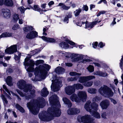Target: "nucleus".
<instances>
[{"label": "nucleus", "instance_id": "nucleus-27", "mask_svg": "<svg viewBox=\"0 0 123 123\" xmlns=\"http://www.w3.org/2000/svg\"><path fill=\"white\" fill-rule=\"evenodd\" d=\"M4 4L9 6H12L13 5V2L12 0H5Z\"/></svg>", "mask_w": 123, "mask_h": 123}, {"label": "nucleus", "instance_id": "nucleus-49", "mask_svg": "<svg viewBox=\"0 0 123 123\" xmlns=\"http://www.w3.org/2000/svg\"><path fill=\"white\" fill-rule=\"evenodd\" d=\"M98 44L97 42H95L92 43V45L93 48H96Z\"/></svg>", "mask_w": 123, "mask_h": 123}, {"label": "nucleus", "instance_id": "nucleus-29", "mask_svg": "<svg viewBox=\"0 0 123 123\" xmlns=\"http://www.w3.org/2000/svg\"><path fill=\"white\" fill-rule=\"evenodd\" d=\"M60 46L62 48L66 49L68 47V45L64 42H62L59 44Z\"/></svg>", "mask_w": 123, "mask_h": 123}, {"label": "nucleus", "instance_id": "nucleus-35", "mask_svg": "<svg viewBox=\"0 0 123 123\" xmlns=\"http://www.w3.org/2000/svg\"><path fill=\"white\" fill-rule=\"evenodd\" d=\"M69 74L70 75L72 76H76V77H78V78L79 76L81 75V73H77L73 72H70Z\"/></svg>", "mask_w": 123, "mask_h": 123}, {"label": "nucleus", "instance_id": "nucleus-43", "mask_svg": "<svg viewBox=\"0 0 123 123\" xmlns=\"http://www.w3.org/2000/svg\"><path fill=\"white\" fill-rule=\"evenodd\" d=\"M18 9L20 11L21 13H24L25 11V8L23 6L19 7L18 8Z\"/></svg>", "mask_w": 123, "mask_h": 123}, {"label": "nucleus", "instance_id": "nucleus-44", "mask_svg": "<svg viewBox=\"0 0 123 123\" xmlns=\"http://www.w3.org/2000/svg\"><path fill=\"white\" fill-rule=\"evenodd\" d=\"M3 89H4L6 91V92L8 93V94L9 95H11V94L10 93V91H9V90L7 89L6 86L5 85H3Z\"/></svg>", "mask_w": 123, "mask_h": 123}, {"label": "nucleus", "instance_id": "nucleus-13", "mask_svg": "<svg viewBox=\"0 0 123 123\" xmlns=\"http://www.w3.org/2000/svg\"><path fill=\"white\" fill-rule=\"evenodd\" d=\"M110 105V102L107 100H105L102 101L100 104V105L103 109H106Z\"/></svg>", "mask_w": 123, "mask_h": 123}, {"label": "nucleus", "instance_id": "nucleus-42", "mask_svg": "<svg viewBox=\"0 0 123 123\" xmlns=\"http://www.w3.org/2000/svg\"><path fill=\"white\" fill-rule=\"evenodd\" d=\"M19 28V25L18 24H17L15 25L12 27V29L14 30H16Z\"/></svg>", "mask_w": 123, "mask_h": 123}, {"label": "nucleus", "instance_id": "nucleus-57", "mask_svg": "<svg viewBox=\"0 0 123 123\" xmlns=\"http://www.w3.org/2000/svg\"><path fill=\"white\" fill-rule=\"evenodd\" d=\"M54 2L53 1H50L48 4V5L50 7V6L54 4Z\"/></svg>", "mask_w": 123, "mask_h": 123}, {"label": "nucleus", "instance_id": "nucleus-20", "mask_svg": "<svg viewBox=\"0 0 123 123\" xmlns=\"http://www.w3.org/2000/svg\"><path fill=\"white\" fill-rule=\"evenodd\" d=\"M49 93V91H47L46 88H44L42 90L41 95L43 97H44L47 96Z\"/></svg>", "mask_w": 123, "mask_h": 123}, {"label": "nucleus", "instance_id": "nucleus-51", "mask_svg": "<svg viewBox=\"0 0 123 123\" xmlns=\"http://www.w3.org/2000/svg\"><path fill=\"white\" fill-rule=\"evenodd\" d=\"M104 45H105L104 43H103L102 42H101L98 44V46L100 48H102Z\"/></svg>", "mask_w": 123, "mask_h": 123}, {"label": "nucleus", "instance_id": "nucleus-52", "mask_svg": "<svg viewBox=\"0 0 123 123\" xmlns=\"http://www.w3.org/2000/svg\"><path fill=\"white\" fill-rule=\"evenodd\" d=\"M68 43L70 44V45H73L75 44V43L74 42H72L71 41H70L68 40H67L66 41Z\"/></svg>", "mask_w": 123, "mask_h": 123}, {"label": "nucleus", "instance_id": "nucleus-45", "mask_svg": "<svg viewBox=\"0 0 123 123\" xmlns=\"http://www.w3.org/2000/svg\"><path fill=\"white\" fill-rule=\"evenodd\" d=\"M44 61L42 60H38L36 62V65H38L41 63H43Z\"/></svg>", "mask_w": 123, "mask_h": 123}, {"label": "nucleus", "instance_id": "nucleus-34", "mask_svg": "<svg viewBox=\"0 0 123 123\" xmlns=\"http://www.w3.org/2000/svg\"><path fill=\"white\" fill-rule=\"evenodd\" d=\"M82 11V9L80 8L76 10L74 12V14L75 16H78L79 15Z\"/></svg>", "mask_w": 123, "mask_h": 123}, {"label": "nucleus", "instance_id": "nucleus-55", "mask_svg": "<svg viewBox=\"0 0 123 123\" xmlns=\"http://www.w3.org/2000/svg\"><path fill=\"white\" fill-rule=\"evenodd\" d=\"M116 18H114L113 20L112 23L111 24V25H113L114 24H116V22L115 21Z\"/></svg>", "mask_w": 123, "mask_h": 123}, {"label": "nucleus", "instance_id": "nucleus-1", "mask_svg": "<svg viewBox=\"0 0 123 123\" xmlns=\"http://www.w3.org/2000/svg\"><path fill=\"white\" fill-rule=\"evenodd\" d=\"M49 99L52 105L51 107L48 109L47 112L43 111L39 115V118L43 121H50L53 119L54 117H59L61 114V111L59 109L61 105L57 95H53Z\"/></svg>", "mask_w": 123, "mask_h": 123}, {"label": "nucleus", "instance_id": "nucleus-6", "mask_svg": "<svg viewBox=\"0 0 123 123\" xmlns=\"http://www.w3.org/2000/svg\"><path fill=\"white\" fill-rule=\"evenodd\" d=\"M51 80L52 82L51 86V90L54 92L59 91L62 86L61 80L57 79L56 76L53 77V79H51Z\"/></svg>", "mask_w": 123, "mask_h": 123}, {"label": "nucleus", "instance_id": "nucleus-47", "mask_svg": "<svg viewBox=\"0 0 123 123\" xmlns=\"http://www.w3.org/2000/svg\"><path fill=\"white\" fill-rule=\"evenodd\" d=\"M123 64V55L122 56L120 63V66L121 68H122Z\"/></svg>", "mask_w": 123, "mask_h": 123}, {"label": "nucleus", "instance_id": "nucleus-7", "mask_svg": "<svg viewBox=\"0 0 123 123\" xmlns=\"http://www.w3.org/2000/svg\"><path fill=\"white\" fill-rule=\"evenodd\" d=\"M99 92L102 95L112 96L114 94L110 88L104 85L101 86L99 90Z\"/></svg>", "mask_w": 123, "mask_h": 123}, {"label": "nucleus", "instance_id": "nucleus-48", "mask_svg": "<svg viewBox=\"0 0 123 123\" xmlns=\"http://www.w3.org/2000/svg\"><path fill=\"white\" fill-rule=\"evenodd\" d=\"M101 116L103 118L105 119L106 118L107 114L105 112L103 113L101 115Z\"/></svg>", "mask_w": 123, "mask_h": 123}, {"label": "nucleus", "instance_id": "nucleus-11", "mask_svg": "<svg viewBox=\"0 0 123 123\" xmlns=\"http://www.w3.org/2000/svg\"><path fill=\"white\" fill-rule=\"evenodd\" d=\"M80 112V109L75 108H70L68 109L67 111V113L70 115L77 114L79 113Z\"/></svg>", "mask_w": 123, "mask_h": 123}, {"label": "nucleus", "instance_id": "nucleus-38", "mask_svg": "<svg viewBox=\"0 0 123 123\" xmlns=\"http://www.w3.org/2000/svg\"><path fill=\"white\" fill-rule=\"evenodd\" d=\"M93 84V82L92 81H90L86 82L84 84V86L87 87H90Z\"/></svg>", "mask_w": 123, "mask_h": 123}, {"label": "nucleus", "instance_id": "nucleus-33", "mask_svg": "<svg viewBox=\"0 0 123 123\" xmlns=\"http://www.w3.org/2000/svg\"><path fill=\"white\" fill-rule=\"evenodd\" d=\"M96 91L95 89L90 88L88 89L87 92L90 93L94 94L96 93Z\"/></svg>", "mask_w": 123, "mask_h": 123}, {"label": "nucleus", "instance_id": "nucleus-36", "mask_svg": "<svg viewBox=\"0 0 123 123\" xmlns=\"http://www.w3.org/2000/svg\"><path fill=\"white\" fill-rule=\"evenodd\" d=\"M79 81L81 83L87 81L86 76L80 77L79 79Z\"/></svg>", "mask_w": 123, "mask_h": 123}, {"label": "nucleus", "instance_id": "nucleus-59", "mask_svg": "<svg viewBox=\"0 0 123 123\" xmlns=\"http://www.w3.org/2000/svg\"><path fill=\"white\" fill-rule=\"evenodd\" d=\"M83 8L84 10L86 11H87L88 9V6L86 5H84L83 6Z\"/></svg>", "mask_w": 123, "mask_h": 123}, {"label": "nucleus", "instance_id": "nucleus-24", "mask_svg": "<svg viewBox=\"0 0 123 123\" xmlns=\"http://www.w3.org/2000/svg\"><path fill=\"white\" fill-rule=\"evenodd\" d=\"M73 86L74 89H82L83 88V86L81 84L79 83L74 84Z\"/></svg>", "mask_w": 123, "mask_h": 123}, {"label": "nucleus", "instance_id": "nucleus-53", "mask_svg": "<svg viewBox=\"0 0 123 123\" xmlns=\"http://www.w3.org/2000/svg\"><path fill=\"white\" fill-rule=\"evenodd\" d=\"M2 98L3 100L4 103H5L6 104H7V103L8 101H7L6 99L5 98L4 96H3Z\"/></svg>", "mask_w": 123, "mask_h": 123}, {"label": "nucleus", "instance_id": "nucleus-15", "mask_svg": "<svg viewBox=\"0 0 123 123\" xmlns=\"http://www.w3.org/2000/svg\"><path fill=\"white\" fill-rule=\"evenodd\" d=\"M98 23L97 21H94L92 22L88 23L87 22L86 23V28H90V29L94 27L95 25H96Z\"/></svg>", "mask_w": 123, "mask_h": 123}, {"label": "nucleus", "instance_id": "nucleus-58", "mask_svg": "<svg viewBox=\"0 0 123 123\" xmlns=\"http://www.w3.org/2000/svg\"><path fill=\"white\" fill-rule=\"evenodd\" d=\"M11 92L14 95H15L17 97L18 99L19 100H21V98L19 97V96L18 95H17L15 93H14L13 92Z\"/></svg>", "mask_w": 123, "mask_h": 123}, {"label": "nucleus", "instance_id": "nucleus-25", "mask_svg": "<svg viewBox=\"0 0 123 123\" xmlns=\"http://www.w3.org/2000/svg\"><path fill=\"white\" fill-rule=\"evenodd\" d=\"M12 78L10 76H8L6 80V82L7 84L9 86H12L13 85L12 83Z\"/></svg>", "mask_w": 123, "mask_h": 123}, {"label": "nucleus", "instance_id": "nucleus-63", "mask_svg": "<svg viewBox=\"0 0 123 123\" xmlns=\"http://www.w3.org/2000/svg\"><path fill=\"white\" fill-rule=\"evenodd\" d=\"M65 65L66 66L68 67H71L72 66V64L71 63H66Z\"/></svg>", "mask_w": 123, "mask_h": 123}, {"label": "nucleus", "instance_id": "nucleus-46", "mask_svg": "<svg viewBox=\"0 0 123 123\" xmlns=\"http://www.w3.org/2000/svg\"><path fill=\"white\" fill-rule=\"evenodd\" d=\"M72 13L71 12H69L67 13V14L66 15V17L68 18H71L72 16Z\"/></svg>", "mask_w": 123, "mask_h": 123}, {"label": "nucleus", "instance_id": "nucleus-64", "mask_svg": "<svg viewBox=\"0 0 123 123\" xmlns=\"http://www.w3.org/2000/svg\"><path fill=\"white\" fill-rule=\"evenodd\" d=\"M11 58V56H8L4 57V59L8 61Z\"/></svg>", "mask_w": 123, "mask_h": 123}, {"label": "nucleus", "instance_id": "nucleus-14", "mask_svg": "<svg viewBox=\"0 0 123 123\" xmlns=\"http://www.w3.org/2000/svg\"><path fill=\"white\" fill-rule=\"evenodd\" d=\"M37 32L36 31H32L27 34L26 37L28 39H33L37 36Z\"/></svg>", "mask_w": 123, "mask_h": 123}, {"label": "nucleus", "instance_id": "nucleus-17", "mask_svg": "<svg viewBox=\"0 0 123 123\" xmlns=\"http://www.w3.org/2000/svg\"><path fill=\"white\" fill-rule=\"evenodd\" d=\"M70 99L72 101L75 102L77 103L80 102L79 98L77 96L76 94H72L70 96Z\"/></svg>", "mask_w": 123, "mask_h": 123}, {"label": "nucleus", "instance_id": "nucleus-61", "mask_svg": "<svg viewBox=\"0 0 123 123\" xmlns=\"http://www.w3.org/2000/svg\"><path fill=\"white\" fill-rule=\"evenodd\" d=\"M46 3H44L42 4L41 5V7L43 9H45L46 7Z\"/></svg>", "mask_w": 123, "mask_h": 123}, {"label": "nucleus", "instance_id": "nucleus-2", "mask_svg": "<svg viewBox=\"0 0 123 123\" xmlns=\"http://www.w3.org/2000/svg\"><path fill=\"white\" fill-rule=\"evenodd\" d=\"M31 57V56L27 57L25 60L24 65L25 66V68L26 66H29L27 69V71L29 72L34 71L35 75H37L42 79L45 78L47 71L50 68V66L48 64H44L43 66L40 65L39 67L36 68L34 70L35 62L32 60H30L28 61L29 59Z\"/></svg>", "mask_w": 123, "mask_h": 123}, {"label": "nucleus", "instance_id": "nucleus-50", "mask_svg": "<svg viewBox=\"0 0 123 123\" xmlns=\"http://www.w3.org/2000/svg\"><path fill=\"white\" fill-rule=\"evenodd\" d=\"M78 78V77L71 78L69 79V80L71 81H74L76 80Z\"/></svg>", "mask_w": 123, "mask_h": 123}, {"label": "nucleus", "instance_id": "nucleus-22", "mask_svg": "<svg viewBox=\"0 0 123 123\" xmlns=\"http://www.w3.org/2000/svg\"><path fill=\"white\" fill-rule=\"evenodd\" d=\"M57 6H60L62 9L64 10H68L70 8V6H66L64 4L62 3H59Z\"/></svg>", "mask_w": 123, "mask_h": 123}, {"label": "nucleus", "instance_id": "nucleus-32", "mask_svg": "<svg viewBox=\"0 0 123 123\" xmlns=\"http://www.w3.org/2000/svg\"><path fill=\"white\" fill-rule=\"evenodd\" d=\"M33 28L31 26H28L23 29L26 32H28L33 30Z\"/></svg>", "mask_w": 123, "mask_h": 123}, {"label": "nucleus", "instance_id": "nucleus-41", "mask_svg": "<svg viewBox=\"0 0 123 123\" xmlns=\"http://www.w3.org/2000/svg\"><path fill=\"white\" fill-rule=\"evenodd\" d=\"M87 81L95 78V77L93 75L86 76Z\"/></svg>", "mask_w": 123, "mask_h": 123}, {"label": "nucleus", "instance_id": "nucleus-19", "mask_svg": "<svg viewBox=\"0 0 123 123\" xmlns=\"http://www.w3.org/2000/svg\"><path fill=\"white\" fill-rule=\"evenodd\" d=\"M55 72L58 74H62L65 71V69L62 68L60 67H57L55 70Z\"/></svg>", "mask_w": 123, "mask_h": 123}, {"label": "nucleus", "instance_id": "nucleus-21", "mask_svg": "<svg viewBox=\"0 0 123 123\" xmlns=\"http://www.w3.org/2000/svg\"><path fill=\"white\" fill-rule=\"evenodd\" d=\"M12 34L11 33L4 32L2 33L0 35V38L7 37H10L12 36Z\"/></svg>", "mask_w": 123, "mask_h": 123}, {"label": "nucleus", "instance_id": "nucleus-30", "mask_svg": "<svg viewBox=\"0 0 123 123\" xmlns=\"http://www.w3.org/2000/svg\"><path fill=\"white\" fill-rule=\"evenodd\" d=\"M31 8L35 11H36L39 12H40L41 10L39 7V6L37 5H35L33 6V7H32Z\"/></svg>", "mask_w": 123, "mask_h": 123}, {"label": "nucleus", "instance_id": "nucleus-23", "mask_svg": "<svg viewBox=\"0 0 123 123\" xmlns=\"http://www.w3.org/2000/svg\"><path fill=\"white\" fill-rule=\"evenodd\" d=\"M63 100L64 103L68 105L69 107H71L72 106V103L66 97L63 98Z\"/></svg>", "mask_w": 123, "mask_h": 123}, {"label": "nucleus", "instance_id": "nucleus-40", "mask_svg": "<svg viewBox=\"0 0 123 123\" xmlns=\"http://www.w3.org/2000/svg\"><path fill=\"white\" fill-rule=\"evenodd\" d=\"M4 55V54H3V55H2L0 54V60H1V58H3ZM0 64H2L3 65L4 67H6L7 66L6 64L3 62L2 61H0Z\"/></svg>", "mask_w": 123, "mask_h": 123}, {"label": "nucleus", "instance_id": "nucleus-56", "mask_svg": "<svg viewBox=\"0 0 123 123\" xmlns=\"http://www.w3.org/2000/svg\"><path fill=\"white\" fill-rule=\"evenodd\" d=\"M6 72L7 73H11L13 72V70L12 69L9 68L7 70Z\"/></svg>", "mask_w": 123, "mask_h": 123}, {"label": "nucleus", "instance_id": "nucleus-4", "mask_svg": "<svg viewBox=\"0 0 123 123\" xmlns=\"http://www.w3.org/2000/svg\"><path fill=\"white\" fill-rule=\"evenodd\" d=\"M97 97L94 98L91 102L90 100L87 101L84 105V108L87 111L89 112L93 116L97 118H100V116L97 111L98 109V105L94 102L96 101Z\"/></svg>", "mask_w": 123, "mask_h": 123}, {"label": "nucleus", "instance_id": "nucleus-16", "mask_svg": "<svg viewBox=\"0 0 123 123\" xmlns=\"http://www.w3.org/2000/svg\"><path fill=\"white\" fill-rule=\"evenodd\" d=\"M43 40L49 43H53L55 42V39L53 38L47 37L44 36L40 37Z\"/></svg>", "mask_w": 123, "mask_h": 123}, {"label": "nucleus", "instance_id": "nucleus-60", "mask_svg": "<svg viewBox=\"0 0 123 123\" xmlns=\"http://www.w3.org/2000/svg\"><path fill=\"white\" fill-rule=\"evenodd\" d=\"M68 18L67 17H65L64 20V22H66L67 23L68 22Z\"/></svg>", "mask_w": 123, "mask_h": 123}, {"label": "nucleus", "instance_id": "nucleus-12", "mask_svg": "<svg viewBox=\"0 0 123 123\" xmlns=\"http://www.w3.org/2000/svg\"><path fill=\"white\" fill-rule=\"evenodd\" d=\"M75 90L73 87V86H68L65 88L66 93L68 95H71L74 93Z\"/></svg>", "mask_w": 123, "mask_h": 123}, {"label": "nucleus", "instance_id": "nucleus-10", "mask_svg": "<svg viewBox=\"0 0 123 123\" xmlns=\"http://www.w3.org/2000/svg\"><path fill=\"white\" fill-rule=\"evenodd\" d=\"M17 51V45L16 44L11 45L5 50V52L6 53L10 54H13Z\"/></svg>", "mask_w": 123, "mask_h": 123}, {"label": "nucleus", "instance_id": "nucleus-62", "mask_svg": "<svg viewBox=\"0 0 123 123\" xmlns=\"http://www.w3.org/2000/svg\"><path fill=\"white\" fill-rule=\"evenodd\" d=\"M111 102L113 103L114 104H116L117 103L116 101L114 99H112L111 100Z\"/></svg>", "mask_w": 123, "mask_h": 123}, {"label": "nucleus", "instance_id": "nucleus-18", "mask_svg": "<svg viewBox=\"0 0 123 123\" xmlns=\"http://www.w3.org/2000/svg\"><path fill=\"white\" fill-rule=\"evenodd\" d=\"M3 15L4 17L6 18H9L11 15L10 11L8 9L3 10Z\"/></svg>", "mask_w": 123, "mask_h": 123}, {"label": "nucleus", "instance_id": "nucleus-28", "mask_svg": "<svg viewBox=\"0 0 123 123\" xmlns=\"http://www.w3.org/2000/svg\"><path fill=\"white\" fill-rule=\"evenodd\" d=\"M60 55H62L63 56H65L67 57L68 58L71 57V54L69 53L61 52L60 53Z\"/></svg>", "mask_w": 123, "mask_h": 123}, {"label": "nucleus", "instance_id": "nucleus-31", "mask_svg": "<svg viewBox=\"0 0 123 123\" xmlns=\"http://www.w3.org/2000/svg\"><path fill=\"white\" fill-rule=\"evenodd\" d=\"M16 108L22 113L25 112V110L23 108L18 104H16Z\"/></svg>", "mask_w": 123, "mask_h": 123}, {"label": "nucleus", "instance_id": "nucleus-9", "mask_svg": "<svg viewBox=\"0 0 123 123\" xmlns=\"http://www.w3.org/2000/svg\"><path fill=\"white\" fill-rule=\"evenodd\" d=\"M80 102L81 101L83 102L85 101L87 98L86 93L84 91H80L77 93Z\"/></svg>", "mask_w": 123, "mask_h": 123}, {"label": "nucleus", "instance_id": "nucleus-3", "mask_svg": "<svg viewBox=\"0 0 123 123\" xmlns=\"http://www.w3.org/2000/svg\"><path fill=\"white\" fill-rule=\"evenodd\" d=\"M18 87L20 89H23V91L25 93H23L18 89H17L16 91L21 97H24L26 99L28 100L33 96L35 92L34 90H32V85L31 84L26 85L25 82L23 80H19L17 83Z\"/></svg>", "mask_w": 123, "mask_h": 123}, {"label": "nucleus", "instance_id": "nucleus-26", "mask_svg": "<svg viewBox=\"0 0 123 123\" xmlns=\"http://www.w3.org/2000/svg\"><path fill=\"white\" fill-rule=\"evenodd\" d=\"M94 74L103 77H105L107 76V73H103L100 71L96 72L94 73Z\"/></svg>", "mask_w": 123, "mask_h": 123}, {"label": "nucleus", "instance_id": "nucleus-8", "mask_svg": "<svg viewBox=\"0 0 123 123\" xmlns=\"http://www.w3.org/2000/svg\"><path fill=\"white\" fill-rule=\"evenodd\" d=\"M92 119L91 116L86 115L82 117H79L78 120L80 122H83V123H91Z\"/></svg>", "mask_w": 123, "mask_h": 123}, {"label": "nucleus", "instance_id": "nucleus-5", "mask_svg": "<svg viewBox=\"0 0 123 123\" xmlns=\"http://www.w3.org/2000/svg\"><path fill=\"white\" fill-rule=\"evenodd\" d=\"M37 105V107L33 106V104L30 102L27 103V107L32 113L34 115L37 114L39 112V108H43L45 105V104L43 102H41L38 103Z\"/></svg>", "mask_w": 123, "mask_h": 123}, {"label": "nucleus", "instance_id": "nucleus-37", "mask_svg": "<svg viewBox=\"0 0 123 123\" xmlns=\"http://www.w3.org/2000/svg\"><path fill=\"white\" fill-rule=\"evenodd\" d=\"M18 15L17 14H14L13 16V20L14 22H16L19 18Z\"/></svg>", "mask_w": 123, "mask_h": 123}, {"label": "nucleus", "instance_id": "nucleus-54", "mask_svg": "<svg viewBox=\"0 0 123 123\" xmlns=\"http://www.w3.org/2000/svg\"><path fill=\"white\" fill-rule=\"evenodd\" d=\"M83 58V55H81L78 56L77 58H76V59H77V58H78V60H79L82 59Z\"/></svg>", "mask_w": 123, "mask_h": 123}, {"label": "nucleus", "instance_id": "nucleus-39", "mask_svg": "<svg viewBox=\"0 0 123 123\" xmlns=\"http://www.w3.org/2000/svg\"><path fill=\"white\" fill-rule=\"evenodd\" d=\"M88 71L90 72H92L94 71L93 67L91 65H89L87 68Z\"/></svg>", "mask_w": 123, "mask_h": 123}]
</instances>
